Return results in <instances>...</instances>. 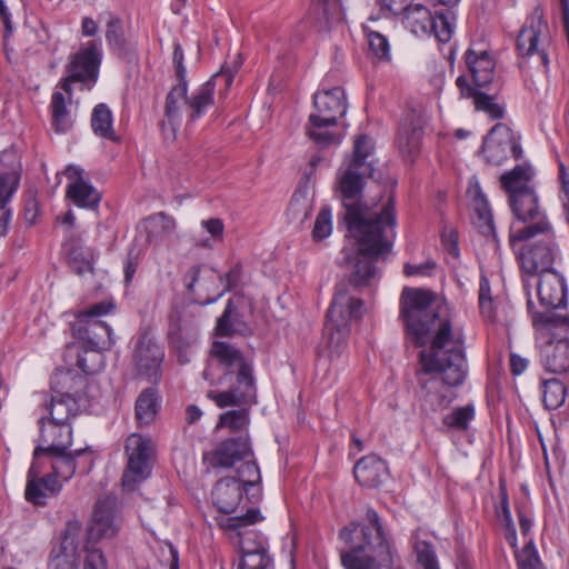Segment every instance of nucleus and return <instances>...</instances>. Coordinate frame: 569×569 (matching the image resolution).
I'll return each mask as SVG.
<instances>
[{
  "mask_svg": "<svg viewBox=\"0 0 569 569\" xmlns=\"http://www.w3.org/2000/svg\"><path fill=\"white\" fill-rule=\"evenodd\" d=\"M549 46V26L543 17L542 9L537 7L517 38V48L521 56L519 67L521 69H548L549 56L547 49Z\"/></svg>",
  "mask_w": 569,
  "mask_h": 569,
  "instance_id": "nucleus-9",
  "label": "nucleus"
},
{
  "mask_svg": "<svg viewBox=\"0 0 569 569\" xmlns=\"http://www.w3.org/2000/svg\"><path fill=\"white\" fill-rule=\"evenodd\" d=\"M370 50L375 57L380 61L390 60V46L388 39L376 31H370L367 34Z\"/></svg>",
  "mask_w": 569,
  "mask_h": 569,
  "instance_id": "nucleus-57",
  "label": "nucleus"
},
{
  "mask_svg": "<svg viewBox=\"0 0 569 569\" xmlns=\"http://www.w3.org/2000/svg\"><path fill=\"white\" fill-rule=\"evenodd\" d=\"M425 123L422 112L416 109H407L401 117L396 146L408 161H413L420 152Z\"/></svg>",
  "mask_w": 569,
  "mask_h": 569,
  "instance_id": "nucleus-19",
  "label": "nucleus"
},
{
  "mask_svg": "<svg viewBox=\"0 0 569 569\" xmlns=\"http://www.w3.org/2000/svg\"><path fill=\"white\" fill-rule=\"evenodd\" d=\"M244 305L243 297L229 299L223 312L218 318L214 332L218 337H231L233 335L250 336L252 328L240 310Z\"/></svg>",
  "mask_w": 569,
  "mask_h": 569,
  "instance_id": "nucleus-24",
  "label": "nucleus"
},
{
  "mask_svg": "<svg viewBox=\"0 0 569 569\" xmlns=\"http://www.w3.org/2000/svg\"><path fill=\"white\" fill-rule=\"evenodd\" d=\"M128 463L122 475V486L127 490H134L151 475L152 446L149 438L132 433L126 440Z\"/></svg>",
  "mask_w": 569,
  "mask_h": 569,
  "instance_id": "nucleus-16",
  "label": "nucleus"
},
{
  "mask_svg": "<svg viewBox=\"0 0 569 569\" xmlns=\"http://www.w3.org/2000/svg\"><path fill=\"white\" fill-rule=\"evenodd\" d=\"M468 71H495L497 56L483 43L471 44L465 53Z\"/></svg>",
  "mask_w": 569,
  "mask_h": 569,
  "instance_id": "nucleus-41",
  "label": "nucleus"
},
{
  "mask_svg": "<svg viewBox=\"0 0 569 569\" xmlns=\"http://www.w3.org/2000/svg\"><path fill=\"white\" fill-rule=\"evenodd\" d=\"M240 536V552H264L268 551L267 538L258 531L248 530L246 532H237Z\"/></svg>",
  "mask_w": 569,
  "mask_h": 569,
  "instance_id": "nucleus-51",
  "label": "nucleus"
},
{
  "mask_svg": "<svg viewBox=\"0 0 569 569\" xmlns=\"http://www.w3.org/2000/svg\"><path fill=\"white\" fill-rule=\"evenodd\" d=\"M44 417H41L40 439L44 446L43 450L47 453L68 450L72 443V428L70 423L59 422H44Z\"/></svg>",
  "mask_w": 569,
  "mask_h": 569,
  "instance_id": "nucleus-28",
  "label": "nucleus"
},
{
  "mask_svg": "<svg viewBox=\"0 0 569 569\" xmlns=\"http://www.w3.org/2000/svg\"><path fill=\"white\" fill-rule=\"evenodd\" d=\"M362 315L363 300L350 295L347 282L337 283L323 327L331 361L346 351L351 332L350 325L353 320H360Z\"/></svg>",
  "mask_w": 569,
  "mask_h": 569,
  "instance_id": "nucleus-6",
  "label": "nucleus"
},
{
  "mask_svg": "<svg viewBox=\"0 0 569 569\" xmlns=\"http://www.w3.org/2000/svg\"><path fill=\"white\" fill-rule=\"evenodd\" d=\"M502 527L507 542L516 550L515 557L518 569H543L533 540H529L521 550H518V537L515 523L505 525Z\"/></svg>",
  "mask_w": 569,
  "mask_h": 569,
  "instance_id": "nucleus-32",
  "label": "nucleus"
},
{
  "mask_svg": "<svg viewBox=\"0 0 569 569\" xmlns=\"http://www.w3.org/2000/svg\"><path fill=\"white\" fill-rule=\"evenodd\" d=\"M511 153L515 160L523 157L520 137L506 123H496L485 137L481 146V154L485 161L491 166H501Z\"/></svg>",
  "mask_w": 569,
  "mask_h": 569,
  "instance_id": "nucleus-17",
  "label": "nucleus"
},
{
  "mask_svg": "<svg viewBox=\"0 0 569 569\" xmlns=\"http://www.w3.org/2000/svg\"><path fill=\"white\" fill-rule=\"evenodd\" d=\"M62 489V483L54 476L44 475L38 478V470L30 466L27 472L24 498L33 506H46L49 497L57 496Z\"/></svg>",
  "mask_w": 569,
  "mask_h": 569,
  "instance_id": "nucleus-26",
  "label": "nucleus"
},
{
  "mask_svg": "<svg viewBox=\"0 0 569 569\" xmlns=\"http://www.w3.org/2000/svg\"><path fill=\"white\" fill-rule=\"evenodd\" d=\"M211 355L224 367L226 373L236 376V383L231 389L208 393L219 408L239 406L256 396L252 357L244 356L240 349L224 341H214Z\"/></svg>",
  "mask_w": 569,
  "mask_h": 569,
  "instance_id": "nucleus-5",
  "label": "nucleus"
},
{
  "mask_svg": "<svg viewBox=\"0 0 569 569\" xmlns=\"http://www.w3.org/2000/svg\"><path fill=\"white\" fill-rule=\"evenodd\" d=\"M538 277L537 295L539 298V305L543 310L536 309L530 293L532 284L529 279H522L523 290L527 295V309L531 316L532 325L535 326V319L538 316L547 313L552 317H569V313L562 312L567 307L568 296L567 283L563 276L555 269L549 272L541 273Z\"/></svg>",
  "mask_w": 569,
  "mask_h": 569,
  "instance_id": "nucleus-14",
  "label": "nucleus"
},
{
  "mask_svg": "<svg viewBox=\"0 0 569 569\" xmlns=\"http://www.w3.org/2000/svg\"><path fill=\"white\" fill-rule=\"evenodd\" d=\"M51 126L57 133L68 132L72 126L70 111L67 108L64 94L61 91H53L50 101Z\"/></svg>",
  "mask_w": 569,
  "mask_h": 569,
  "instance_id": "nucleus-43",
  "label": "nucleus"
},
{
  "mask_svg": "<svg viewBox=\"0 0 569 569\" xmlns=\"http://www.w3.org/2000/svg\"><path fill=\"white\" fill-rule=\"evenodd\" d=\"M456 86L460 96L473 99L475 109L487 113L492 120L505 117V107L496 99L503 88V79L497 73H461Z\"/></svg>",
  "mask_w": 569,
  "mask_h": 569,
  "instance_id": "nucleus-11",
  "label": "nucleus"
},
{
  "mask_svg": "<svg viewBox=\"0 0 569 569\" xmlns=\"http://www.w3.org/2000/svg\"><path fill=\"white\" fill-rule=\"evenodd\" d=\"M353 475L361 487L377 489L389 478V468L381 457L370 453L356 462Z\"/></svg>",
  "mask_w": 569,
  "mask_h": 569,
  "instance_id": "nucleus-25",
  "label": "nucleus"
},
{
  "mask_svg": "<svg viewBox=\"0 0 569 569\" xmlns=\"http://www.w3.org/2000/svg\"><path fill=\"white\" fill-rule=\"evenodd\" d=\"M476 417V408L472 403L453 408L448 415L443 416L442 425L449 430L467 431L470 422Z\"/></svg>",
  "mask_w": 569,
  "mask_h": 569,
  "instance_id": "nucleus-46",
  "label": "nucleus"
},
{
  "mask_svg": "<svg viewBox=\"0 0 569 569\" xmlns=\"http://www.w3.org/2000/svg\"><path fill=\"white\" fill-rule=\"evenodd\" d=\"M122 515L118 507L116 496H106L97 500L92 520L89 527V536L94 541L113 539L120 532Z\"/></svg>",
  "mask_w": 569,
  "mask_h": 569,
  "instance_id": "nucleus-18",
  "label": "nucleus"
},
{
  "mask_svg": "<svg viewBox=\"0 0 569 569\" xmlns=\"http://www.w3.org/2000/svg\"><path fill=\"white\" fill-rule=\"evenodd\" d=\"M533 177L535 169L529 162L517 164L500 176L501 188L508 196L515 194L525 188H533L530 184Z\"/></svg>",
  "mask_w": 569,
  "mask_h": 569,
  "instance_id": "nucleus-35",
  "label": "nucleus"
},
{
  "mask_svg": "<svg viewBox=\"0 0 569 569\" xmlns=\"http://www.w3.org/2000/svg\"><path fill=\"white\" fill-rule=\"evenodd\" d=\"M167 338L169 345L177 351H186L189 347L190 341L183 333L180 315H170Z\"/></svg>",
  "mask_w": 569,
  "mask_h": 569,
  "instance_id": "nucleus-50",
  "label": "nucleus"
},
{
  "mask_svg": "<svg viewBox=\"0 0 569 569\" xmlns=\"http://www.w3.org/2000/svg\"><path fill=\"white\" fill-rule=\"evenodd\" d=\"M69 266L78 274L93 270V264L89 253H84L78 244H71L68 250Z\"/></svg>",
  "mask_w": 569,
  "mask_h": 569,
  "instance_id": "nucleus-53",
  "label": "nucleus"
},
{
  "mask_svg": "<svg viewBox=\"0 0 569 569\" xmlns=\"http://www.w3.org/2000/svg\"><path fill=\"white\" fill-rule=\"evenodd\" d=\"M543 397L542 401L548 410H556L560 408L567 396L566 386L556 378L545 380L542 383Z\"/></svg>",
  "mask_w": 569,
  "mask_h": 569,
  "instance_id": "nucleus-49",
  "label": "nucleus"
},
{
  "mask_svg": "<svg viewBox=\"0 0 569 569\" xmlns=\"http://www.w3.org/2000/svg\"><path fill=\"white\" fill-rule=\"evenodd\" d=\"M332 232V220H331V210L329 208H322L317 214L313 230H312V239L315 241H321L329 237Z\"/></svg>",
  "mask_w": 569,
  "mask_h": 569,
  "instance_id": "nucleus-55",
  "label": "nucleus"
},
{
  "mask_svg": "<svg viewBox=\"0 0 569 569\" xmlns=\"http://www.w3.org/2000/svg\"><path fill=\"white\" fill-rule=\"evenodd\" d=\"M435 292L423 288L405 287L399 299V320L403 325L406 341L415 348L429 349L419 353L421 369L418 381L422 390L421 412L426 417L448 408L468 375L462 342L447 348L452 341V325L432 308Z\"/></svg>",
  "mask_w": 569,
  "mask_h": 569,
  "instance_id": "nucleus-1",
  "label": "nucleus"
},
{
  "mask_svg": "<svg viewBox=\"0 0 569 569\" xmlns=\"http://www.w3.org/2000/svg\"><path fill=\"white\" fill-rule=\"evenodd\" d=\"M435 27H432L431 34H433L438 41L446 43L451 39L452 24L443 14H436L433 17Z\"/></svg>",
  "mask_w": 569,
  "mask_h": 569,
  "instance_id": "nucleus-61",
  "label": "nucleus"
},
{
  "mask_svg": "<svg viewBox=\"0 0 569 569\" xmlns=\"http://www.w3.org/2000/svg\"><path fill=\"white\" fill-rule=\"evenodd\" d=\"M436 267H437V263L432 259H428L423 263H419V264L406 263L403 267V273L407 277H415V276L430 277L432 274L433 270L436 269Z\"/></svg>",
  "mask_w": 569,
  "mask_h": 569,
  "instance_id": "nucleus-63",
  "label": "nucleus"
},
{
  "mask_svg": "<svg viewBox=\"0 0 569 569\" xmlns=\"http://www.w3.org/2000/svg\"><path fill=\"white\" fill-rule=\"evenodd\" d=\"M146 240L154 247L161 246L177 228L176 219L164 211L152 213L142 220Z\"/></svg>",
  "mask_w": 569,
  "mask_h": 569,
  "instance_id": "nucleus-29",
  "label": "nucleus"
},
{
  "mask_svg": "<svg viewBox=\"0 0 569 569\" xmlns=\"http://www.w3.org/2000/svg\"><path fill=\"white\" fill-rule=\"evenodd\" d=\"M272 558L268 551L241 553L238 569H268Z\"/></svg>",
  "mask_w": 569,
  "mask_h": 569,
  "instance_id": "nucleus-56",
  "label": "nucleus"
},
{
  "mask_svg": "<svg viewBox=\"0 0 569 569\" xmlns=\"http://www.w3.org/2000/svg\"><path fill=\"white\" fill-rule=\"evenodd\" d=\"M110 348H96L80 345L77 350V367L86 375H96L106 367L104 351Z\"/></svg>",
  "mask_w": 569,
  "mask_h": 569,
  "instance_id": "nucleus-42",
  "label": "nucleus"
},
{
  "mask_svg": "<svg viewBox=\"0 0 569 569\" xmlns=\"http://www.w3.org/2000/svg\"><path fill=\"white\" fill-rule=\"evenodd\" d=\"M322 89L313 97L315 112L308 118L306 132L316 143L327 147L335 141L336 136L329 131H320L322 128L336 126L338 120L346 114L347 100L345 89L340 86L327 88L325 81Z\"/></svg>",
  "mask_w": 569,
  "mask_h": 569,
  "instance_id": "nucleus-8",
  "label": "nucleus"
},
{
  "mask_svg": "<svg viewBox=\"0 0 569 569\" xmlns=\"http://www.w3.org/2000/svg\"><path fill=\"white\" fill-rule=\"evenodd\" d=\"M441 243L449 254L455 258L459 257V238L456 229L445 227L441 231Z\"/></svg>",
  "mask_w": 569,
  "mask_h": 569,
  "instance_id": "nucleus-62",
  "label": "nucleus"
},
{
  "mask_svg": "<svg viewBox=\"0 0 569 569\" xmlns=\"http://www.w3.org/2000/svg\"><path fill=\"white\" fill-rule=\"evenodd\" d=\"M64 176L69 180L66 188V198L76 207L88 210L99 208L101 193L84 178V170L77 164H68Z\"/></svg>",
  "mask_w": 569,
  "mask_h": 569,
  "instance_id": "nucleus-21",
  "label": "nucleus"
},
{
  "mask_svg": "<svg viewBox=\"0 0 569 569\" xmlns=\"http://www.w3.org/2000/svg\"><path fill=\"white\" fill-rule=\"evenodd\" d=\"M80 528L81 526L77 520L67 522L61 541L53 546L50 551L48 569H80L81 556L77 541Z\"/></svg>",
  "mask_w": 569,
  "mask_h": 569,
  "instance_id": "nucleus-22",
  "label": "nucleus"
},
{
  "mask_svg": "<svg viewBox=\"0 0 569 569\" xmlns=\"http://www.w3.org/2000/svg\"><path fill=\"white\" fill-rule=\"evenodd\" d=\"M249 423V412L247 409L230 410L219 417L217 427H228L231 431H239Z\"/></svg>",
  "mask_w": 569,
  "mask_h": 569,
  "instance_id": "nucleus-54",
  "label": "nucleus"
},
{
  "mask_svg": "<svg viewBox=\"0 0 569 569\" xmlns=\"http://www.w3.org/2000/svg\"><path fill=\"white\" fill-rule=\"evenodd\" d=\"M411 545L418 569H440L435 543L421 536L420 530L411 535Z\"/></svg>",
  "mask_w": 569,
  "mask_h": 569,
  "instance_id": "nucleus-39",
  "label": "nucleus"
},
{
  "mask_svg": "<svg viewBox=\"0 0 569 569\" xmlns=\"http://www.w3.org/2000/svg\"><path fill=\"white\" fill-rule=\"evenodd\" d=\"M46 456L51 458L52 471L49 472L48 475L54 476V479H62L63 481H69L77 473L71 451H56L47 453Z\"/></svg>",
  "mask_w": 569,
  "mask_h": 569,
  "instance_id": "nucleus-45",
  "label": "nucleus"
},
{
  "mask_svg": "<svg viewBox=\"0 0 569 569\" xmlns=\"http://www.w3.org/2000/svg\"><path fill=\"white\" fill-rule=\"evenodd\" d=\"M339 538L348 550L340 553L345 569H382L395 565L396 550L378 512L369 507L363 522L342 528Z\"/></svg>",
  "mask_w": 569,
  "mask_h": 569,
  "instance_id": "nucleus-3",
  "label": "nucleus"
},
{
  "mask_svg": "<svg viewBox=\"0 0 569 569\" xmlns=\"http://www.w3.org/2000/svg\"><path fill=\"white\" fill-rule=\"evenodd\" d=\"M236 480L246 487L247 499L250 503H257L261 499V473L256 461H246L237 470Z\"/></svg>",
  "mask_w": 569,
  "mask_h": 569,
  "instance_id": "nucleus-40",
  "label": "nucleus"
},
{
  "mask_svg": "<svg viewBox=\"0 0 569 569\" xmlns=\"http://www.w3.org/2000/svg\"><path fill=\"white\" fill-rule=\"evenodd\" d=\"M44 408L50 416L48 422L70 423V420L80 412V403L76 398H64L53 392Z\"/></svg>",
  "mask_w": 569,
  "mask_h": 569,
  "instance_id": "nucleus-37",
  "label": "nucleus"
},
{
  "mask_svg": "<svg viewBox=\"0 0 569 569\" xmlns=\"http://www.w3.org/2000/svg\"><path fill=\"white\" fill-rule=\"evenodd\" d=\"M537 330L545 331L548 341L541 353V362L548 372L562 375L569 371V317L538 316Z\"/></svg>",
  "mask_w": 569,
  "mask_h": 569,
  "instance_id": "nucleus-10",
  "label": "nucleus"
},
{
  "mask_svg": "<svg viewBox=\"0 0 569 569\" xmlns=\"http://www.w3.org/2000/svg\"><path fill=\"white\" fill-rule=\"evenodd\" d=\"M372 173L342 162L336 177L335 196L343 208L339 219L357 246L353 256L343 249L346 262L352 266L348 281L356 289L370 284L378 272L377 261L391 252L397 234L395 199L390 197L378 212L376 204L365 200L366 180Z\"/></svg>",
  "mask_w": 569,
  "mask_h": 569,
  "instance_id": "nucleus-2",
  "label": "nucleus"
},
{
  "mask_svg": "<svg viewBox=\"0 0 569 569\" xmlns=\"http://www.w3.org/2000/svg\"><path fill=\"white\" fill-rule=\"evenodd\" d=\"M97 76L98 73H69L67 78L61 80L60 86L62 90L69 96V99H71L72 83L83 81L87 78L97 80Z\"/></svg>",
  "mask_w": 569,
  "mask_h": 569,
  "instance_id": "nucleus-64",
  "label": "nucleus"
},
{
  "mask_svg": "<svg viewBox=\"0 0 569 569\" xmlns=\"http://www.w3.org/2000/svg\"><path fill=\"white\" fill-rule=\"evenodd\" d=\"M242 278V264L240 262L234 263L228 272L219 276L221 283H224V288L216 297L208 298L203 303L211 305L218 301L226 292H230L238 287Z\"/></svg>",
  "mask_w": 569,
  "mask_h": 569,
  "instance_id": "nucleus-52",
  "label": "nucleus"
},
{
  "mask_svg": "<svg viewBox=\"0 0 569 569\" xmlns=\"http://www.w3.org/2000/svg\"><path fill=\"white\" fill-rule=\"evenodd\" d=\"M40 216L39 202L33 193H29L23 199L22 217L27 226L37 223Z\"/></svg>",
  "mask_w": 569,
  "mask_h": 569,
  "instance_id": "nucleus-60",
  "label": "nucleus"
},
{
  "mask_svg": "<svg viewBox=\"0 0 569 569\" xmlns=\"http://www.w3.org/2000/svg\"><path fill=\"white\" fill-rule=\"evenodd\" d=\"M90 124L93 133L104 140L120 142L113 128V114L106 103H98L91 113Z\"/></svg>",
  "mask_w": 569,
  "mask_h": 569,
  "instance_id": "nucleus-38",
  "label": "nucleus"
},
{
  "mask_svg": "<svg viewBox=\"0 0 569 569\" xmlns=\"http://www.w3.org/2000/svg\"><path fill=\"white\" fill-rule=\"evenodd\" d=\"M164 358V347L157 340L151 326H140L131 353L134 377L158 386L163 377Z\"/></svg>",
  "mask_w": 569,
  "mask_h": 569,
  "instance_id": "nucleus-12",
  "label": "nucleus"
},
{
  "mask_svg": "<svg viewBox=\"0 0 569 569\" xmlns=\"http://www.w3.org/2000/svg\"><path fill=\"white\" fill-rule=\"evenodd\" d=\"M106 41L110 51L118 57H124L129 52V47L124 38V32L120 19L111 18L108 21Z\"/></svg>",
  "mask_w": 569,
  "mask_h": 569,
  "instance_id": "nucleus-48",
  "label": "nucleus"
},
{
  "mask_svg": "<svg viewBox=\"0 0 569 569\" xmlns=\"http://www.w3.org/2000/svg\"><path fill=\"white\" fill-rule=\"evenodd\" d=\"M79 475H88L94 465V455L90 446L71 451Z\"/></svg>",
  "mask_w": 569,
  "mask_h": 569,
  "instance_id": "nucleus-58",
  "label": "nucleus"
},
{
  "mask_svg": "<svg viewBox=\"0 0 569 569\" xmlns=\"http://www.w3.org/2000/svg\"><path fill=\"white\" fill-rule=\"evenodd\" d=\"M246 487L233 477H224L217 481L212 490V500L221 516L233 513L243 498Z\"/></svg>",
  "mask_w": 569,
  "mask_h": 569,
  "instance_id": "nucleus-27",
  "label": "nucleus"
},
{
  "mask_svg": "<svg viewBox=\"0 0 569 569\" xmlns=\"http://www.w3.org/2000/svg\"><path fill=\"white\" fill-rule=\"evenodd\" d=\"M86 378L71 370H57L50 378V390L64 398H76L80 403Z\"/></svg>",
  "mask_w": 569,
  "mask_h": 569,
  "instance_id": "nucleus-31",
  "label": "nucleus"
},
{
  "mask_svg": "<svg viewBox=\"0 0 569 569\" xmlns=\"http://www.w3.org/2000/svg\"><path fill=\"white\" fill-rule=\"evenodd\" d=\"M518 237L519 232L509 233V246L516 254L522 279L530 280L555 270L553 264L559 256V248L551 224L548 231L535 232L525 238Z\"/></svg>",
  "mask_w": 569,
  "mask_h": 569,
  "instance_id": "nucleus-7",
  "label": "nucleus"
},
{
  "mask_svg": "<svg viewBox=\"0 0 569 569\" xmlns=\"http://www.w3.org/2000/svg\"><path fill=\"white\" fill-rule=\"evenodd\" d=\"M263 520V516L261 515L258 508L251 507L246 513L240 516H217L214 517V521L217 526L226 532H240L239 530L243 527L254 525Z\"/></svg>",
  "mask_w": 569,
  "mask_h": 569,
  "instance_id": "nucleus-44",
  "label": "nucleus"
},
{
  "mask_svg": "<svg viewBox=\"0 0 569 569\" xmlns=\"http://www.w3.org/2000/svg\"><path fill=\"white\" fill-rule=\"evenodd\" d=\"M177 74L178 82L170 88L166 96L163 118L159 122L163 138L169 141L177 139L184 111L187 114V123L193 124L214 104V79L221 73H213L208 81L202 83L190 96L188 94V82L184 78L186 73Z\"/></svg>",
  "mask_w": 569,
  "mask_h": 569,
  "instance_id": "nucleus-4",
  "label": "nucleus"
},
{
  "mask_svg": "<svg viewBox=\"0 0 569 569\" xmlns=\"http://www.w3.org/2000/svg\"><path fill=\"white\" fill-rule=\"evenodd\" d=\"M508 203L515 217L509 233L519 232L518 238H525L535 232L548 231L551 223L540 207L535 188H525L520 192L508 196Z\"/></svg>",
  "mask_w": 569,
  "mask_h": 569,
  "instance_id": "nucleus-15",
  "label": "nucleus"
},
{
  "mask_svg": "<svg viewBox=\"0 0 569 569\" xmlns=\"http://www.w3.org/2000/svg\"><path fill=\"white\" fill-rule=\"evenodd\" d=\"M252 453L248 437L239 436L224 439L210 452L203 455V460L213 468H231L237 461Z\"/></svg>",
  "mask_w": 569,
  "mask_h": 569,
  "instance_id": "nucleus-23",
  "label": "nucleus"
},
{
  "mask_svg": "<svg viewBox=\"0 0 569 569\" xmlns=\"http://www.w3.org/2000/svg\"><path fill=\"white\" fill-rule=\"evenodd\" d=\"M380 6L393 14L403 13V26L417 37L430 36L435 21L430 10L420 3L409 0H377Z\"/></svg>",
  "mask_w": 569,
  "mask_h": 569,
  "instance_id": "nucleus-20",
  "label": "nucleus"
},
{
  "mask_svg": "<svg viewBox=\"0 0 569 569\" xmlns=\"http://www.w3.org/2000/svg\"><path fill=\"white\" fill-rule=\"evenodd\" d=\"M116 305L111 301H100L76 313V320L71 325L72 336L79 345L96 348H112L114 338L111 327L100 320L101 317L111 313Z\"/></svg>",
  "mask_w": 569,
  "mask_h": 569,
  "instance_id": "nucleus-13",
  "label": "nucleus"
},
{
  "mask_svg": "<svg viewBox=\"0 0 569 569\" xmlns=\"http://www.w3.org/2000/svg\"><path fill=\"white\" fill-rule=\"evenodd\" d=\"M161 407V397L157 386L143 389L136 399L134 417L139 426L150 425L154 421Z\"/></svg>",
  "mask_w": 569,
  "mask_h": 569,
  "instance_id": "nucleus-33",
  "label": "nucleus"
},
{
  "mask_svg": "<svg viewBox=\"0 0 569 569\" xmlns=\"http://www.w3.org/2000/svg\"><path fill=\"white\" fill-rule=\"evenodd\" d=\"M468 193L472 197L475 203V211L477 214L476 224L481 234L485 237H496V228L493 217L489 207V202L482 192L480 184L476 178H473L468 188Z\"/></svg>",
  "mask_w": 569,
  "mask_h": 569,
  "instance_id": "nucleus-30",
  "label": "nucleus"
},
{
  "mask_svg": "<svg viewBox=\"0 0 569 569\" xmlns=\"http://www.w3.org/2000/svg\"><path fill=\"white\" fill-rule=\"evenodd\" d=\"M84 552L83 569H108V561L103 551L96 548L90 541L84 546Z\"/></svg>",
  "mask_w": 569,
  "mask_h": 569,
  "instance_id": "nucleus-59",
  "label": "nucleus"
},
{
  "mask_svg": "<svg viewBox=\"0 0 569 569\" xmlns=\"http://www.w3.org/2000/svg\"><path fill=\"white\" fill-rule=\"evenodd\" d=\"M20 184V174L9 171L0 174V234H6L11 219V211L7 209L8 202L17 192Z\"/></svg>",
  "mask_w": 569,
  "mask_h": 569,
  "instance_id": "nucleus-36",
  "label": "nucleus"
},
{
  "mask_svg": "<svg viewBox=\"0 0 569 569\" xmlns=\"http://www.w3.org/2000/svg\"><path fill=\"white\" fill-rule=\"evenodd\" d=\"M373 146L371 139L367 134H359L356 137L353 142V152L350 158H347L343 163L350 164L353 168H362V170L373 171L372 164L368 161V157L371 154Z\"/></svg>",
  "mask_w": 569,
  "mask_h": 569,
  "instance_id": "nucleus-47",
  "label": "nucleus"
},
{
  "mask_svg": "<svg viewBox=\"0 0 569 569\" xmlns=\"http://www.w3.org/2000/svg\"><path fill=\"white\" fill-rule=\"evenodd\" d=\"M103 58L100 40L88 41L70 59L71 71H99Z\"/></svg>",
  "mask_w": 569,
  "mask_h": 569,
  "instance_id": "nucleus-34",
  "label": "nucleus"
}]
</instances>
